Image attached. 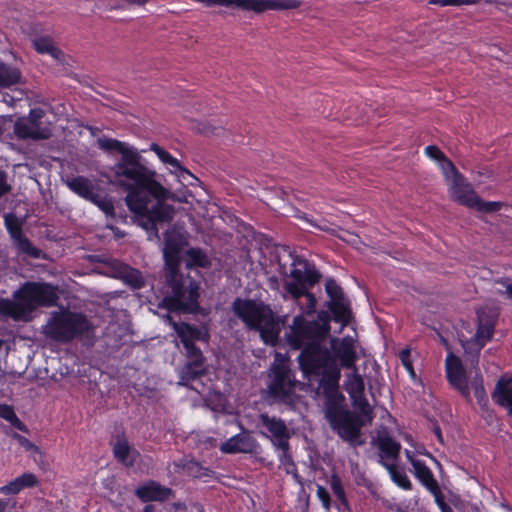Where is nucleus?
<instances>
[{"label": "nucleus", "mask_w": 512, "mask_h": 512, "mask_svg": "<svg viewBox=\"0 0 512 512\" xmlns=\"http://www.w3.org/2000/svg\"><path fill=\"white\" fill-rule=\"evenodd\" d=\"M426 154L432 158V159H435L437 161H440L443 163V169H446L447 167V162H451L450 160H448L446 158V156L444 155V153L436 146L434 145H431V146H427L426 149Z\"/></svg>", "instance_id": "obj_40"}, {"label": "nucleus", "mask_w": 512, "mask_h": 512, "mask_svg": "<svg viewBox=\"0 0 512 512\" xmlns=\"http://www.w3.org/2000/svg\"><path fill=\"white\" fill-rule=\"evenodd\" d=\"M22 490L17 478L7 485L0 488V492L3 494H17Z\"/></svg>", "instance_id": "obj_45"}, {"label": "nucleus", "mask_w": 512, "mask_h": 512, "mask_svg": "<svg viewBox=\"0 0 512 512\" xmlns=\"http://www.w3.org/2000/svg\"><path fill=\"white\" fill-rule=\"evenodd\" d=\"M7 178V173L0 168V198L9 193L12 189L11 185L7 181Z\"/></svg>", "instance_id": "obj_46"}, {"label": "nucleus", "mask_w": 512, "mask_h": 512, "mask_svg": "<svg viewBox=\"0 0 512 512\" xmlns=\"http://www.w3.org/2000/svg\"><path fill=\"white\" fill-rule=\"evenodd\" d=\"M68 188L80 197L89 200L94 195V186L88 178L84 176H71L65 179Z\"/></svg>", "instance_id": "obj_23"}, {"label": "nucleus", "mask_w": 512, "mask_h": 512, "mask_svg": "<svg viewBox=\"0 0 512 512\" xmlns=\"http://www.w3.org/2000/svg\"><path fill=\"white\" fill-rule=\"evenodd\" d=\"M154 506L153 505H146L142 512H153Z\"/></svg>", "instance_id": "obj_60"}, {"label": "nucleus", "mask_w": 512, "mask_h": 512, "mask_svg": "<svg viewBox=\"0 0 512 512\" xmlns=\"http://www.w3.org/2000/svg\"><path fill=\"white\" fill-rule=\"evenodd\" d=\"M0 417L9 422H11V420H17V415L13 408L8 405H0Z\"/></svg>", "instance_id": "obj_47"}, {"label": "nucleus", "mask_w": 512, "mask_h": 512, "mask_svg": "<svg viewBox=\"0 0 512 512\" xmlns=\"http://www.w3.org/2000/svg\"><path fill=\"white\" fill-rule=\"evenodd\" d=\"M185 245L187 237L182 228L172 226L165 231L163 257L165 280L170 291L159 307L169 311L194 313L199 308V285L189 274L182 273L178 268L180 252Z\"/></svg>", "instance_id": "obj_2"}, {"label": "nucleus", "mask_w": 512, "mask_h": 512, "mask_svg": "<svg viewBox=\"0 0 512 512\" xmlns=\"http://www.w3.org/2000/svg\"><path fill=\"white\" fill-rule=\"evenodd\" d=\"M89 201L99 207L107 216L114 217V205L110 198L94 193Z\"/></svg>", "instance_id": "obj_35"}, {"label": "nucleus", "mask_w": 512, "mask_h": 512, "mask_svg": "<svg viewBox=\"0 0 512 512\" xmlns=\"http://www.w3.org/2000/svg\"><path fill=\"white\" fill-rule=\"evenodd\" d=\"M17 480L22 489L34 487L38 483L37 477L33 473H23L21 476L17 477Z\"/></svg>", "instance_id": "obj_42"}, {"label": "nucleus", "mask_w": 512, "mask_h": 512, "mask_svg": "<svg viewBox=\"0 0 512 512\" xmlns=\"http://www.w3.org/2000/svg\"><path fill=\"white\" fill-rule=\"evenodd\" d=\"M492 399L512 415V380L499 381L492 394Z\"/></svg>", "instance_id": "obj_25"}, {"label": "nucleus", "mask_w": 512, "mask_h": 512, "mask_svg": "<svg viewBox=\"0 0 512 512\" xmlns=\"http://www.w3.org/2000/svg\"><path fill=\"white\" fill-rule=\"evenodd\" d=\"M23 84L24 79L19 68L0 62V89L18 91L17 87Z\"/></svg>", "instance_id": "obj_21"}, {"label": "nucleus", "mask_w": 512, "mask_h": 512, "mask_svg": "<svg viewBox=\"0 0 512 512\" xmlns=\"http://www.w3.org/2000/svg\"><path fill=\"white\" fill-rule=\"evenodd\" d=\"M13 426L21 431H26V426L22 423V421L17 417V420H11Z\"/></svg>", "instance_id": "obj_56"}, {"label": "nucleus", "mask_w": 512, "mask_h": 512, "mask_svg": "<svg viewBox=\"0 0 512 512\" xmlns=\"http://www.w3.org/2000/svg\"><path fill=\"white\" fill-rule=\"evenodd\" d=\"M185 262L187 268L194 266L208 267L210 265L207 255L197 248H190L185 252Z\"/></svg>", "instance_id": "obj_28"}, {"label": "nucleus", "mask_w": 512, "mask_h": 512, "mask_svg": "<svg viewBox=\"0 0 512 512\" xmlns=\"http://www.w3.org/2000/svg\"><path fill=\"white\" fill-rule=\"evenodd\" d=\"M97 144L100 149L105 151L117 150L121 156L125 151H129L132 148L123 142L111 138H99Z\"/></svg>", "instance_id": "obj_31"}, {"label": "nucleus", "mask_w": 512, "mask_h": 512, "mask_svg": "<svg viewBox=\"0 0 512 512\" xmlns=\"http://www.w3.org/2000/svg\"><path fill=\"white\" fill-rule=\"evenodd\" d=\"M280 450L281 454L279 456V460L281 465L284 467L285 471L289 474H292L294 479L299 483L302 484L300 477L297 474L296 466L292 460V457L289 454V449L284 448H277Z\"/></svg>", "instance_id": "obj_33"}, {"label": "nucleus", "mask_w": 512, "mask_h": 512, "mask_svg": "<svg viewBox=\"0 0 512 512\" xmlns=\"http://www.w3.org/2000/svg\"><path fill=\"white\" fill-rule=\"evenodd\" d=\"M299 384L285 363L274 365L267 386L269 395L278 402L292 404L295 387Z\"/></svg>", "instance_id": "obj_10"}, {"label": "nucleus", "mask_w": 512, "mask_h": 512, "mask_svg": "<svg viewBox=\"0 0 512 512\" xmlns=\"http://www.w3.org/2000/svg\"><path fill=\"white\" fill-rule=\"evenodd\" d=\"M310 289H306V293H303L302 297L305 298V302H302V298H297V299H292L294 301V303L299 307V309L308 314V315H311V314H314L315 311H316V298L314 296V294H312L310 291Z\"/></svg>", "instance_id": "obj_32"}, {"label": "nucleus", "mask_w": 512, "mask_h": 512, "mask_svg": "<svg viewBox=\"0 0 512 512\" xmlns=\"http://www.w3.org/2000/svg\"><path fill=\"white\" fill-rule=\"evenodd\" d=\"M364 389V381L358 374H354L347 381L346 391L352 400L353 407L358 412V415L352 414L363 423L361 428L367 423H371L374 418L373 409L364 396Z\"/></svg>", "instance_id": "obj_12"}, {"label": "nucleus", "mask_w": 512, "mask_h": 512, "mask_svg": "<svg viewBox=\"0 0 512 512\" xmlns=\"http://www.w3.org/2000/svg\"><path fill=\"white\" fill-rule=\"evenodd\" d=\"M3 134V120L0 119V136Z\"/></svg>", "instance_id": "obj_63"}, {"label": "nucleus", "mask_w": 512, "mask_h": 512, "mask_svg": "<svg viewBox=\"0 0 512 512\" xmlns=\"http://www.w3.org/2000/svg\"><path fill=\"white\" fill-rule=\"evenodd\" d=\"M91 330L92 325L85 315L61 309L51 312L42 327V334L55 342L68 343L76 337L88 334Z\"/></svg>", "instance_id": "obj_8"}, {"label": "nucleus", "mask_w": 512, "mask_h": 512, "mask_svg": "<svg viewBox=\"0 0 512 512\" xmlns=\"http://www.w3.org/2000/svg\"><path fill=\"white\" fill-rule=\"evenodd\" d=\"M186 472L193 477H202L208 475V469L203 468L195 461H190L186 465L183 466Z\"/></svg>", "instance_id": "obj_39"}, {"label": "nucleus", "mask_w": 512, "mask_h": 512, "mask_svg": "<svg viewBox=\"0 0 512 512\" xmlns=\"http://www.w3.org/2000/svg\"><path fill=\"white\" fill-rule=\"evenodd\" d=\"M4 223L7 228V231L9 232V234L13 240H15L23 235V233H22L23 222L21 220H19L15 214H13V213L6 214L4 216Z\"/></svg>", "instance_id": "obj_30"}, {"label": "nucleus", "mask_w": 512, "mask_h": 512, "mask_svg": "<svg viewBox=\"0 0 512 512\" xmlns=\"http://www.w3.org/2000/svg\"><path fill=\"white\" fill-rule=\"evenodd\" d=\"M317 227H318L319 229H321V230H324V231H327V230H328V229H327L326 227H324V226H317Z\"/></svg>", "instance_id": "obj_64"}, {"label": "nucleus", "mask_w": 512, "mask_h": 512, "mask_svg": "<svg viewBox=\"0 0 512 512\" xmlns=\"http://www.w3.org/2000/svg\"><path fill=\"white\" fill-rule=\"evenodd\" d=\"M331 488L338 498L342 499L344 497V490L342 488L340 480L337 477L332 478Z\"/></svg>", "instance_id": "obj_51"}, {"label": "nucleus", "mask_w": 512, "mask_h": 512, "mask_svg": "<svg viewBox=\"0 0 512 512\" xmlns=\"http://www.w3.org/2000/svg\"><path fill=\"white\" fill-rule=\"evenodd\" d=\"M380 464H382L389 472L392 480L400 487L404 489H410L411 483L409 479L407 478L405 472L403 470H400L395 463H389L386 461H383V458L380 460Z\"/></svg>", "instance_id": "obj_29"}, {"label": "nucleus", "mask_w": 512, "mask_h": 512, "mask_svg": "<svg viewBox=\"0 0 512 512\" xmlns=\"http://www.w3.org/2000/svg\"><path fill=\"white\" fill-rule=\"evenodd\" d=\"M405 454H406V457L408 458V460L411 462V459H414L411 455V452L409 450H406L405 451Z\"/></svg>", "instance_id": "obj_62"}, {"label": "nucleus", "mask_w": 512, "mask_h": 512, "mask_svg": "<svg viewBox=\"0 0 512 512\" xmlns=\"http://www.w3.org/2000/svg\"><path fill=\"white\" fill-rule=\"evenodd\" d=\"M57 289L47 283L27 282L13 294V299H0V314L16 321H30L38 307L57 304Z\"/></svg>", "instance_id": "obj_4"}, {"label": "nucleus", "mask_w": 512, "mask_h": 512, "mask_svg": "<svg viewBox=\"0 0 512 512\" xmlns=\"http://www.w3.org/2000/svg\"><path fill=\"white\" fill-rule=\"evenodd\" d=\"M16 438L18 439L20 445L27 451H32L39 455L40 458H42V452L40 451L39 447L33 444L30 440L25 438L21 435H16Z\"/></svg>", "instance_id": "obj_44"}, {"label": "nucleus", "mask_w": 512, "mask_h": 512, "mask_svg": "<svg viewBox=\"0 0 512 512\" xmlns=\"http://www.w3.org/2000/svg\"><path fill=\"white\" fill-rule=\"evenodd\" d=\"M33 47L38 53L49 54L58 62H62L64 53L58 49L50 37H39L32 40Z\"/></svg>", "instance_id": "obj_27"}, {"label": "nucleus", "mask_w": 512, "mask_h": 512, "mask_svg": "<svg viewBox=\"0 0 512 512\" xmlns=\"http://www.w3.org/2000/svg\"><path fill=\"white\" fill-rule=\"evenodd\" d=\"M168 199L180 203L188 202L185 196H177L162 185V191H151L145 208L136 216L134 223L146 231L150 241H160L159 226L170 223L176 214L175 208L166 203Z\"/></svg>", "instance_id": "obj_7"}, {"label": "nucleus", "mask_w": 512, "mask_h": 512, "mask_svg": "<svg viewBox=\"0 0 512 512\" xmlns=\"http://www.w3.org/2000/svg\"><path fill=\"white\" fill-rule=\"evenodd\" d=\"M136 496L143 502L148 501H165L168 500L172 494V489L162 486L158 482L149 481L148 483L139 486L135 492Z\"/></svg>", "instance_id": "obj_19"}, {"label": "nucleus", "mask_w": 512, "mask_h": 512, "mask_svg": "<svg viewBox=\"0 0 512 512\" xmlns=\"http://www.w3.org/2000/svg\"><path fill=\"white\" fill-rule=\"evenodd\" d=\"M257 426L261 429V434L269 438L276 448L289 449L291 434L284 420L262 413Z\"/></svg>", "instance_id": "obj_13"}, {"label": "nucleus", "mask_w": 512, "mask_h": 512, "mask_svg": "<svg viewBox=\"0 0 512 512\" xmlns=\"http://www.w3.org/2000/svg\"><path fill=\"white\" fill-rule=\"evenodd\" d=\"M270 282H271L272 287H274L275 285L278 284V280L275 277L270 278Z\"/></svg>", "instance_id": "obj_61"}, {"label": "nucleus", "mask_w": 512, "mask_h": 512, "mask_svg": "<svg viewBox=\"0 0 512 512\" xmlns=\"http://www.w3.org/2000/svg\"><path fill=\"white\" fill-rule=\"evenodd\" d=\"M129 276L131 277L129 281L133 283L134 287L139 288L143 285L142 277L138 271H132Z\"/></svg>", "instance_id": "obj_52"}, {"label": "nucleus", "mask_w": 512, "mask_h": 512, "mask_svg": "<svg viewBox=\"0 0 512 512\" xmlns=\"http://www.w3.org/2000/svg\"><path fill=\"white\" fill-rule=\"evenodd\" d=\"M150 150L153 151L158 158L166 165L171 166L174 169V172L176 173L177 177H182L186 179V175L194 178V175L189 172L186 168H184L180 162L173 157L170 153H168L166 150L161 148L156 143H152L150 145Z\"/></svg>", "instance_id": "obj_24"}, {"label": "nucleus", "mask_w": 512, "mask_h": 512, "mask_svg": "<svg viewBox=\"0 0 512 512\" xmlns=\"http://www.w3.org/2000/svg\"><path fill=\"white\" fill-rule=\"evenodd\" d=\"M109 170L114 182L128 192L125 202L133 213L134 222L136 216L145 208L151 191H162V184L156 180V172L142 163L141 155L133 147L125 151Z\"/></svg>", "instance_id": "obj_3"}, {"label": "nucleus", "mask_w": 512, "mask_h": 512, "mask_svg": "<svg viewBox=\"0 0 512 512\" xmlns=\"http://www.w3.org/2000/svg\"><path fill=\"white\" fill-rule=\"evenodd\" d=\"M274 258L284 277V289L291 299L302 298L306 289H311L321 277L313 265L295 255L288 246H276Z\"/></svg>", "instance_id": "obj_5"}, {"label": "nucleus", "mask_w": 512, "mask_h": 512, "mask_svg": "<svg viewBox=\"0 0 512 512\" xmlns=\"http://www.w3.org/2000/svg\"><path fill=\"white\" fill-rule=\"evenodd\" d=\"M17 92H18V94H19L17 97L10 96V95H5V96L3 97V102H5V103H7V104H9V105H13V104H14V102H15L16 100H20V99L22 98V95H23V93H22L21 91H19V90H18Z\"/></svg>", "instance_id": "obj_54"}, {"label": "nucleus", "mask_w": 512, "mask_h": 512, "mask_svg": "<svg viewBox=\"0 0 512 512\" xmlns=\"http://www.w3.org/2000/svg\"><path fill=\"white\" fill-rule=\"evenodd\" d=\"M496 319L497 313L493 309L481 308L477 310V332L472 339L463 344L466 352L474 353L475 357H478L480 350L493 336Z\"/></svg>", "instance_id": "obj_11"}, {"label": "nucleus", "mask_w": 512, "mask_h": 512, "mask_svg": "<svg viewBox=\"0 0 512 512\" xmlns=\"http://www.w3.org/2000/svg\"><path fill=\"white\" fill-rule=\"evenodd\" d=\"M446 375L449 383L453 386L463 397H468L470 394L466 372L460 359L454 354H448L446 361Z\"/></svg>", "instance_id": "obj_16"}, {"label": "nucleus", "mask_w": 512, "mask_h": 512, "mask_svg": "<svg viewBox=\"0 0 512 512\" xmlns=\"http://www.w3.org/2000/svg\"><path fill=\"white\" fill-rule=\"evenodd\" d=\"M433 431H434L435 435L437 436V438L440 441H442V433H441L440 427L438 425L434 424Z\"/></svg>", "instance_id": "obj_57"}, {"label": "nucleus", "mask_w": 512, "mask_h": 512, "mask_svg": "<svg viewBox=\"0 0 512 512\" xmlns=\"http://www.w3.org/2000/svg\"><path fill=\"white\" fill-rule=\"evenodd\" d=\"M373 444H375L380 450L379 461L382 459L383 461L394 463L400 453L401 445L399 442L395 441L386 431L379 433L378 436L373 440Z\"/></svg>", "instance_id": "obj_20"}, {"label": "nucleus", "mask_w": 512, "mask_h": 512, "mask_svg": "<svg viewBox=\"0 0 512 512\" xmlns=\"http://www.w3.org/2000/svg\"><path fill=\"white\" fill-rule=\"evenodd\" d=\"M502 203L495 201H484L479 196L475 199L471 209H475L484 213H493L501 209Z\"/></svg>", "instance_id": "obj_36"}, {"label": "nucleus", "mask_w": 512, "mask_h": 512, "mask_svg": "<svg viewBox=\"0 0 512 512\" xmlns=\"http://www.w3.org/2000/svg\"><path fill=\"white\" fill-rule=\"evenodd\" d=\"M232 309L249 330L260 333L261 339L266 344L275 345L277 343L281 326L285 324L287 316L281 321L264 303L241 298L234 300Z\"/></svg>", "instance_id": "obj_6"}, {"label": "nucleus", "mask_w": 512, "mask_h": 512, "mask_svg": "<svg viewBox=\"0 0 512 512\" xmlns=\"http://www.w3.org/2000/svg\"><path fill=\"white\" fill-rule=\"evenodd\" d=\"M318 317L320 321H307L303 315L295 316L287 334L288 344L293 349H301L298 361L304 373L318 377L317 394L322 391L324 395L325 418L331 428L354 447L362 445L363 441L359 438L363 423L344 408V396L338 390V360L343 367H354L356 355L352 342L343 339L335 352L331 353L322 345L330 329L329 316L321 312Z\"/></svg>", "instance_id": "obj_1"}, {"label": "nucleus", "mask_w": 512, "mask_h": 512, "mask_svg": "<svg viewBox=\"0 0 512 512\" xmlns=\"http://www.w3.org/2000/svg\"><path fill=\"white\" fill-rule=\"evenodd\" d=\"M496 285H500L502 288L497 289L499 294H505L509 299L512 300V282L508 278H502L495 281Z\"/></svg>", "instance_id": "obj_43"}, {"label": "nucleus", "mask_w": 512, "mask_h": 512, "mask_svg": "<svg viewBox=\"0 0 512 512\" xmlns=\"http://www.w3.org/2000/svg\"><path fill=\"white\" fill-rule=\"evenodd\" d=\"M7 503L0 499V512H5Z\"/></svg>", "instance_id": "obj_59"}, {"label": "nucleus", "mask_w": 512, "mask_h": 512, "mask_svg": "<svg viewBox=\"0 0 512 512\" xmlns=\"http://www.w3.org/2000/svg\"><path fill=\"white\" fill-rule=\"evenodd\" d=\"M317 495L319 499L321 500L323 506L328 509L330 507V496L328 491L323 487L318 485L317 486Z\"/></svg>", "instance_id": "obj_48"}, {"label": "nucleus", "mask_w": 512, "mask_h": 512, "mask_svg": "<svg viewBox=\"0 0 512 512\" xmlns=\"http://www.w3.org/2000/svg\"><path fill=\"white\" fill-rule=\"evenodd\" d=\"M219 131H220V128L212 127L210 125L204 126L203 129L201 130V132L206 135H218Z\"/></svg>", "instance_id": "obj_53"}, {"label": "nucleus", "mask_w": 512, "mask_h": 512, "mask_svg": "<svg viewBox=\"0 0 512 512\" xmlns=\"http://www.w3.org/2000/svg\"><path fill=\"white\" fill-rule=\"evenodd\" d=\"M338 237L341 240H343L347 243H350L352 245H357L358 243H360L359 237L356 234H353L349 231H343V233L341 235H338Z\"/></svg>", "instance_id": "obj_50"}, {"label": "nucleus", "mask_w": 512, "mask_h": 512, "mask_svg": "<svg viewBox=\"0 0 512 512\" xmlns=\"http://www.w3.org/2000/svg\"><path fill=\"white\" fill-rule=\"evenodd\" d=\"M129 452L130 447L126 440H118L114 445L113 453L115 458L124 464H127Z\"/></svg>", "instance_id": "obj_37"}, {"label": "nucleus", "mask_w": 512, "mask_h": 512, "mask_svg": "<svg viewBox=\"0 0 512 512\" xmlns=\"http://www.w3.org/2000/svg\"><path fill=\"white\" fill-rule=\"evenodd\" d=\"M181 181L183 182H188V184H192V180H197V178L194 176V178L190 177V176H187L186 175V179L182 178V177H178Z\"/></svg>", "instance_id": "obj_58"}, {"label": "nucleus", "mask_w": 512, "mask_h": 512, "mask_svg": "<svg viewBox=\"0 0 512 512\" xmlns=\"http://www.w3.org/2000/svg\"><path fill=\"white\" fill-rule=\"evenodd\" d=\"M480 0H430V4L440 5V6H461V5H470L477 4Z\"/></svg>", "instance_id": "obj_41"}, {"label": "nucleus", "mask_w": 512, "mask_h": 512, "mask_svg": "<svg viewBox=\"0 0 512 512\" xmlns=\"http://www.w3.org/2000/svg\"><path fill=\"white\" fill-rule=\"evenodd\" d=\"M205 373L203 363L186 362L179 370V385L188 386L191 381L198 379Z\"/></svg>", "instance_id": "obj_26"}, {"label": "nucleus", "mask_w": 512, "mask_h": 512, "mask_svg": "<svg viewBox=\"0 0 512 512\" xmlns=\"http://www.w3.org/2000/svg\"><path fill=\"white\" fill-rule=\"evenodd\" d=\"M411 465L414 468L416 477L421 483L435 496L441 494L439 485L435 480L431 470L420 460L411 459Z\"/></svg>", "instance_id": "obj_22"}, {"label": "nucleus", "mask_w": 512, "mask_h": 512, "mask_svg": "<svg viewBox=\"0 0 512 512\" xmlns=\"http://www.w3.org/2000/svg\"><path fill=\"white\" fill-rule=\"evenodd\" d=\"M400 359L405 366V368L411 373L414 374L413 366L410 361V351L408 349H404L400 352Z\"/></svg>", "instance_id": "obj_49"}, {"label": "nucleus", "mask_w": 512, "mask_h": 512, "mask_svg": "<svg viewBox=\"0 0 512 512\" xmlns=\"http://www.w3.org/2000/svg\"><path fill=\"white\" fill-rule=\"evenodd\" d=\"M474 388H475V394H476L477 397H479L482 394H484L483 385L481 383H478L477 380H475Z\"/></svg>", "instance_id": "obj_55"}, {"label": "nucleus", "mask_w": 512, "mask_h": 512, "mask_svg": "<svg viewBox=\"0 0 512 512\" xmlns=\"http://www.w3.org/2000/svg\"><path fill=\"white\" fill-rule=\"evenodd\" d=\"M13 132L21 140H48L52 136V123L43 109L33 108L27 116L15 121Z\"/></svg>", "instance_id": "obj_9"}, {"label": "nucleus", "mask_w": 512, "mask_h": 512, "mask_svg": "<svg viewBox=\"0 0 512 512\" xmlns=\"http://www.w3.org/2000/svg\"><path fill=\"white\" fill-rule=\"evenodd\" d=\"M258 447L257 441L249 433L237 434L221 444L220 450L223 453H252Z\"/></svg>", "instance_id": "obj_17"}, {"label": "nucleus", "mask_w": 512, "mask_h": 512, "mask_svg": "<svg viewBox=\"0 0 512 512\" xmlns=\"http://www.w3.org/2000/svg\"><path fill=\"white\" fill-rule=\"evenodd\" d=\"M325 290L331 299L328 308L333 313L334 320L342 325H347L352 318V312L350 302L346 299L342 288L334 279H328L325 283Z\"/></svg>", "instance_id": "obj_14"}, {"label": "nucleus", "mask_w": 512, "mask_h": 512, "mask_svg": "<svg viewBox=\"0 0 512 512\" xmlns=\"http://www.w3.org/2000/svg\"><path fill=\"white\" fill-rule=\"evenodd\" d=\"M13 241L20 252L25 253L33 258H39L40 250L35 248L30 240L24 235Z\"/></svg>", "instance_id": "obj_34"}, {"label": "nucleus", "mask_w": 512, "mask_h": 512, "mask_svg": "<svg viewBox=\"0 0 512 512\" xmlns=\"http://www.w3.org/2000/svg\"><path fill=\"white\" fill-rule=\"evenodd\" d=\"M163 318L169 325L172 326L178 337L181 339L183 346L194 343L195 340L206 339L207 334L196 327H193L184 322H177L169 314L164 315Z\"/></svg>", "instance_id": "obj_18"}, {"label": "nucleus", "mask_w": 512, "mask_h": 512, "mask_svg": "<svg viewBox=\"0 0 512 512\" xmlns=\"http://www.w3.org/2000/svg\"><path fill=\"white\" fill-rule=\"evenodd\" d=\"M447 168L452 172V180L449 188L451 198L461 205L471 208L477 193L470 183L457 171L452 162H447Z\"/></svg>", "instance_id": "obj_15"}, {"label": "nucleus", "mask_w": 512, "mask_h": 512, "mask_svg": "<svg viewBox=\"0 0 512 512\" xmlns=\"http://www.w3.org/2000/svg\"><path fill=\"white\" fill-rule=\"evenodd\" d=\"M185 355L187 358L186 362H195V363H203L204 364V356L202 351L194 344L184 345Z\"/></svg>", "instance_id": "obj_38"}]
</instances>
